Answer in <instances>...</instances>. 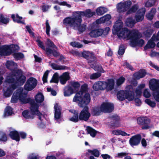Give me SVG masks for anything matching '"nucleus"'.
<instances>
[{"label":"nucleus","mask_w":159,"mask_h":159,"mask_svg":"<svg viewBox=\"0 0 159 159\" xmlns=\"http://www.w3.org/2000/svg\"><path fill=\"white\" fill-rule=\"evenodd\" d=\"M123 23L120 19L117 20L114 26L113 34H116L119 38H127L128 35L131 32V30H129L126 28H123Z\"/></svg>","instance_id":"f257e3e1"},{"label":"nucleus","mask_w":159,"mask_h":159,"mask_svg":"<svg viewBox=\"0 0 159 159\" xmlns=\"http://www.w3.org/2000/svg\"><path fill=\"white\" fill-rule=\"evenodd\" d=\"M26 93L23 92V89H17L14 92L11 102L12 103H16L19 101L21 104H25L34 100L30 98H26Z\"/></svg>","instance_id":"f03ea898"},{"label":"nucleus","mask_w":159,"mask_h":159,"mask_svg":"<svg viewBox=\"0 0 159 159\" xmlns=\"http://www.w3.org/2000/svg\"><path fill=\"white\" fill-rule=\"evenodd\" d=\"M129 34L127 39L130 40V44L132 47L143 46L144 43V41L142 39H140L142 37V35L138 30H133Z\"/></svg>","instance_id":"7ed1b4c3"},{"label":"nucleus","mask_w":159,"mask_h":159,"mask_svg":"<svg viewBox=\"0 0 159 159\" xmlns=\"http://www.w3.org/2000/svg\"><path fill=\"white\" fill-rule=\"evenodd\" d=\"M134 88L132 85H128L126 87L125 90L118 91L116 94L118 99L120 101H123L125 99L131 101L134 98Z\"/></svg>","instance_id":"20e7f679"},{"label":"nucleus","mask_w":159,"mask_h":159,"mask_svg":"<svg viewBox=\"0 0 159 159\" xmlns=\"http://www.w3.org/2000/svg\"><path fill=\"white\" fill-rule=\"evenodd\" d=\"M81 11H75L72 13V16L65 18L63 20L64 24L66 26L70 27L74 25H77L82 22Z\"/></svg>","instance_id":"39448f33"},{"label":"nucleus","mask_w":159,"mask_h":159,"mask_svg":"<svg viewBox=\"0 0 159 159\" xmlns=\"http://www.w3.org/2000/svg\"><path fill=\"white\" fill-rule=\"evenodd\" d=\"M90 101V94L89 93H86L84 95L76 93L73 99V102H78V105L80 107L87 106Z\"/></svg>","instance_id":"423d86ee"},{"label":"nucleus","mask_w":159,"mask_h":159,"mask_svg":"<svg viewBox=\"0 0 159 159\" xmlns=\"http://www.w3.org/2000/svg\"><path fill=\"white\" fill-rule=\"evenodd\" d=\"M150 120L146 117H139L137 119L138 123L139 125L142 126L141 128L143 130L149 129L150 128Z\"/></svg>","instance_id":"0eeeda50"},{"label":"nucleus","mask_w":159,"mask_h":159,"mask_svg":"<svg viewBox=\"0 0 159 159\" xmlns=\"http://www.w3.org/2000/svg\"><path fill=\"white\" fill-rule=\"evenodd\" d=\"M37 83V80L35 78L31 77L27 80L25 84L24 89L27 91H31L36 86Z\"/></svg>","instance_id":"6e6552de"},{"label":"nucleus","mask_w":159,"mask_h":159,"mask_svg":"<svg viewBox=\"0 0 159 159\" xmlns=\"http://www.w3.org/2000/svg\"><path fill=\"white\" fill-rule=\"evenodd\" d=\"M30 105V111L28 110H24L22 113L23 116L25 119H33L34 117V113L31 111V109L33 107L35 108L37 103L35 102L34 100L30 102L29 103Z\"/></svg>","instance_id":"1a4fd4ad"},{"label":"nucleus","mask_w":159,"mask_h":159,"mask_svg":"<svg viewBox=\"0 0 159 159\" xmlns=\"http://www.w3.org/2000/svg\"><path fill=\"white\" fill-rule=\"evenodd\" d=\"M132 4L131 1L129 0L124 2H120L116 5L117 11L120 13L125 12L129 8Z\"/></svg>","instance_id":"9d476101"},{"label":"nucleus","mask_w":159,"mask_h":159,"mask_svg":"<svg viewBox=\"0 0 159 159\" xmlns=\"http://www.w3.org/2000/svg\"><path fill=\"white\" fill-rule=\"evenodd\" d=\"M108 119L110 121L108 123V125L111 128H115L120 125V117L117 115H112L109 116Z\"/></svg>","instance_id":"9b49d317"},{"label":"nucleus","mask_w":159,"mask_h":159,"mask_svg":"<svg viewBox=\"0 0 159 159\" xmlns=\"http://www.w3.org/2000/svg\"><path fill=\"white\" fill-rule=\"evenodd\" d=\"M80 120L87 121L91 116V114L89 111L88 106L84 107L79 114Z\"/></svg>","instance_id":"f8f14e48"},{"label":"nucleus","mask_w":159,"mask_h":159,"mask_svg":"<svg viewBox=\"0 0 159 159\" xmlns=\"http://www.w3.org/2000/svg\"><path fill=\"white\" fill-rule=\"evenodd\" d=\"M141 139L142 137L140 134H136L130 139L129 143L132 147L137 146L140 144Z\"/></svg>","instance_id":"ddd939ff"},{"label":"nucleus","mask_w":159,"mask_h":159,"mask_svg":"<svg viewBox=\"0 0 159 159\" xmlns=\"http://www.w3.org/2000/svg\"><path fill=\"white\" fill-rule=\"evenodd\" d=\"M101 107L102 111L105 113L111 112L114 109V105L109 102H103Z\"/></svg>","instance_id":"4468645a"},{"label":"nucleus","mask_w":159,"mask_h":159,"mask_svg":"<svg viewBox=\"0 0 159 159\" xmlns=\"http://www.w3.org/2000/svg\"><path fill=\"white\" fill-rule=\"evenodd\" d=\"M149 86L151 90L154 92L159 90V80H157L155 79L150 80Z\"/></svg>","instance_id":"2eb2a0df"},{"label":"nucleus","mask_w":159,"mask_h":159,"mask_svg":"<svg viewBox=\"0 0 159 159\" xmlns=\"http://www.w3.org/2000/svg\"><path fill=\"white\" fill-rule=\"evenodd\" d=\"M82 57L88 61V62L91 63L94 61L96 58L93 54L89 51H84L81 53Z\"/></svg>","instance_id":"dca6fc26"},{"label":"nucleus","mask_w":159,"mask_h":159,"mask_svg":"<svg viewBox=\"0 0 159 159\" xmlns=\"http://www.w3.org/2000/svg\"><path fill=\"white\" fill-rule=\"evenodd\" d=\"M11 48L10 46L3 45L0 48V54L9 56L12 53Z\"/></svg>","instance_id":"f3484780"},{"label":"nucleus","mask_w":159,"mask_h":159,"mask_svg":"<svg viewBox=\"0 0 159 159\" xmlns=\"http://www.w3.org/2000/svg\"><path fill=\"white\" fill-rule=\"evenodd\" d=\"M104 30L102 29H98L92 30L90 33L91 37L97 38L101 36L103 34Z\"/></svg>","instance_id":"a211bd4d"},{"label":"nucleus","mask_w":159,"mask_h":159,"mask_svg":"<svg viewBox=\"0 0 159 159\" xmlns=\"http://www.w3.org/2000/svg\"><path fill=\"white\" fill-rule=\"evenodd\" d=\"M146 74L145 70L144 69L140 70L137 72L134 73L133 78L134 79L139 80L140 78H143Z\"/></svg>","instance_id":"6ab92c4d"},{"label":"nucleus","mask_w":159,"mask_h":159,"mask_svg":"<svg viewBox=\"0 0 159 159\" xmlns=\"http://www.w3.org/2000/svg\"><path fill=\"white\" fill-rule=\"evenodd\" d=\"M70 77L68 72L64 73L59 77L60 82L62 84H65L70 79Z\"/></svg>","instance_id":"aec40b11"},{"label":"nucleus","mask_w":159,"mask_h":159,"mask_svg":"<svg viewBox=\"0 0 159 159\" xmlns=\"http://www.w3.org/2000/svg\"><path fill=\"white\" fill-rule=\"evenodd\" d=\"M74 93V90L72 87L68 85L65 86L63 90L64 96L65 97H69L73 94Z\"/></svg>","instance_id":"412c9836"},{"label":"nucleus","mask_w":159,"mask_h":159,"mask_svg":"<svg viewBox=\"0 0 159 159\" xmlns=\"http://www.w3.org/2000/svg\"><path fill=\"white\" fill-rule=\"evenodd\" d=\"M54 118L55 120H57L61 117V109L58 107L57 103H56L54 106Z\"/></svg>","instance_id":"4be33fe9"},{"label":"nucleus","mask_w":159,"mask_h":159,"mask_svg":"<svg viewBox=\"0 0 159 159\" xmlns=\"http://www.w3.org/2000/svg\"><path fill=\"white\" fill-rule=\"evenodd\" d=\"M39 106L40 105L39 104L37 103L35 108L33 107L31 109V111L34 113L33 114L34 115V116L36 115L38 116L39 119L41 122L42 121L41 117V116L42 115V114L39 110Z\"/></svg>","instance_id":"5701e85b"},{"label":"nucleus","mask_w":159,"mask_h":159,"mask_svg":"<svg viewBox=\"0 0 159 159\" xmlns=\"http://www.w3.org/2000/svg\"><path fill=\"white\" fill-rule=\"evenodd\" d=\"M81 23L77 25H75L70 26L73 28V29L75 30H77L80 34L84 32L86 29V26L84 24H81Z\"/></svg>","instance_id":"b1692460"},{"label":"nucleus","mask_w":159,"mask_h":159,"mask_svg":"<svg viewBox=\"0 0 159 159\" xmlns=\"http://www.w3.org/2000/svg\"><path fill=\"white\" fill-rule=\"evenodd\" d=\"M107 90V91H111L114 89L115 85L114 80L110 79L107 80L106 81Z\"/></svg>","instance_id":"393cba45"},{"label":"nucleus","mask_w":159,"mask_h":159,"mask_svg":"<svg viewBox=\"0 0 159 159\" xmlns=\"http://www.w3.org/2000/svg\"><path fill=\"white\" fill-rule=\"evenodd\" d=\"M10 137L13 140L17 142L20 140V137L19 132L16 130L11 131L9 134Z\"/></svg>","instance_id":"a878e982"},{"label":"nucleus","mask_w":159,"mask_h":159,"mask_svg":"<svg viewBox=\"0 0 159 159\" xmlns=\"http://www.w3.org/2000/svg\"><path fill=\"white\" fill-rule=\"evenodd\" d=\"M11 18L13 20V21L15 22H16L18 24H22L25 25L24 20H21L22 19V17L19 16L18 14H16L15 16V14H13L11 16Z\"/></svg>","instance_id":"bb28decb"},{"label":"nucleus","mask_w":159,"mask_h":159,"mask_svg":"<svg viewBox=\"0 0 159 159\" xmlns=\"http://www.w3.org/2000/svg\"><path fill=\"white\" fill-rule=\"evenodd\" d=\"M102 112L101 107H95L92 108L91 113L93 116H97L100 115Z\"/></svg>","instance_id":"cd10ccee"},{"label":"nucleus","mask_w":159,"mask_h":159,"mask_svg":"<svg viewBox=\"0 0 159 159\" xmlns=\"http://www.w3.org/2000/svg\"><path fill=\"white\" fill-rule=\"evenodd\" d=\"M73 115V116L69 118V120L75 123L78 122L80 120L79 115L78 112L74 110L73 111H71Z\"/></svg>","instance_id":"c85d7f7f"},{"label":"nucleus","mask_w":159,"mask_h":159,"mask_svg":"<svg viewBox=\"0 0 159 159\" xmlns=\"http://www.w3.org/2000/svg\"><path fill=\"white\" fill-rule=\"evenodd\" d=\"M46 52L47 55L50 56L51 54L55 57H57L59 56L60 54L56 50L54 49L52 50L51 48H46Z\"/></svg>","instance_id":"c756f323"},{"label":"nucleus","mask_w":159,"mask_h":159,"mask_svg":"<svg viewBox=\"0 0 159 159\" xmlns=\"http://www.w3.org/2000/svg\"><path fill=\"white\" fill-rule=\"evenodd\" d=\"M5 82L9 84L17 83L16 79L11 73L7 76L5 80Z\"/></svg>","instance_id":"7c9ffc66"},{"label":"nucleus","mask_w":159,"mask_h":159,"mask_svg":"<svg viewBox=\"0 0 159 159\" xmlns=\"http://www.w3.org/2000/svg\"><path fill=\"white\" fill-rule=\"evenodd\" d=\"M81 12L83 16H85L87 17H90L95 14V12H92L91 10L89 9H87L84 11H81Z\"/></svg>","instance_id":"2f4dec72"},{"label":"nucleus","mask_w":159,"mask_h":159,"mask_svg":"<svg viewBox=\"0 0 159 159\" xmlns=\"http://www.w3.org/2000/svg\"><path fill=\"white\" fill-rule=\"evenodd\" d=\"M44 97L41 93H38L35 96V99L37 104L42 102L44 100Z\"/></svg>","instance_id":"473e14b6"},{"label":"nucleus","mask_w":159,"mask_h":159,"mask_svg":"<svg viewBox=\"0 0 159 159\" xmlns=\"http://www.w3.org/2000/svg\"><path fill=\"white\" fill-rule=\"evenodd\" d=\"M136 22L132 17L127 18L125 21L126 25L129 27H132L135 25Z\"/></svg>","instance_id":"72a5a7b5"},{"label":"nucleus","mask_w":159,"mask_h":159,"mask_svg":"<svg viewBox=\"0 0 159 159\" xmlns=\"http://www.w3.org/2000/svg\"><path fill=\"white\" fill-rule=\"evenodd\" d=\"M156 46V44L154 42L149 39L148 42L147 43L144 47V49L146 50L149 48H152Z\"/></svg>","instance_id":"f704fd0d"},{"label":"nucleus","mask_w":159,"mask_h":159,"mask_svg":"<svg viewBox=\"0 0 159 159\" xmlns=\"http://www.w3.org/2000/svg\"><path fill=\"white\" fill-rule=\"evenodd\" d=\"M153 32L154 30L153 29L148 28L147 30L143 32V34L145 38L148 39L151 37Z\"/></svg>","instance_id":"c9c22d12"},{"label":"nucleus","mask_w":159,"mask_h":159,"mask_svg":"<svg viewBox=\"0 0 159 159\" xmlns=\"http://www.w3.org/2000/svg\"><path fill=\"white\" fill-rule=\"evenodd\" d=\"M26 77L23 75L17 78L16 79L17 83H18L20 85H23L26 81Z\"/></svg>","instance_id":"e433bc0d"},{"label":"nucleus","mask_w":159,"mask_h":159,"mask_svg":"<svg viewBox=\"0 0 159 159\" xmlns=\"http://www.w3.org/2000/svg\"><path fill=\"white\" fill-rule=\"evenodd\" d=\"M86 129L88 133L92 137H94L96 135V131L91 127L88 126Z\"/></svg>","instance_id":"4c0bfd02"},{"label":"nucleus","mask_w":159,"mask_h":159,"mask_svg":"<svg viewBox=\"0 0 159 159\" xmlns=\"http://www.w3.org/2000/svg\"><path fill=\"white\" fill-rule=\"evenodd\" d=\"M107 11V9L102 7H100L96 9L97 14L99 16L102 15Z\"/></svg>","instance_id":"58836bf2"},{"label":"nucleus","mask_w":159,"mask_h":159,"mask_svg":"<svg viewBox=\"0 0 159 159\" xmlns=\"http://www.w3.org/2000/svg\"><path fill=\"white\" fill-rule=\"evenodd\" d=\"M111 18V16L110 14H107L101 17L99 20L101 23H103L109 21Z\"/></svg>","instance_id":"ea45409f"},{"label":"nucleus","mask_w":159,"mask_h":159,"mask_svg":"<svg viewBox=\"0 0 159 159\" xmlns=\"http://www.w3.org/2000/svg\"><path fill=\"white\" fill-rule=\"evenodd\" d=\"M15 77L16 79L23 75V71L21 69H16L14 70L13 72H11Z\"/></svg>","instance_id":"a19ab883"},{"label":"nucleus","mask_w":159,"mask_h":159,"mask_svg":"<svg viewBox=\"0 0 159 159\" xmlns=\"http://www.w3.org/2000/svg\"><path fill=\"white\" fill-rule=\"evenodd\" d=\"M138 9V6L136 4H135L132 6V7L127 11L126 14L128 15L132 13H134Z\"/></svg>","instance_id":"79ce46f5"},{"label":"nucleus","mask_w":159,"mask_h":159,"mask_svg":"<svg viewBox=\"0 0 159 159\" xmlns=\"http://www.w3.org/2000/svg\"><path fill=\"white\" fill-rule=\"evenodd\" d=\"M87 151L88 152L91 153L96 157H98L100 155L99 151L97 149H94L93 150L88 149Z\"/></svg>","instance_id":"37998d69"},{"label":"nucleus","mask_w":159,"mask_h":159,"mask_svg":"<svg viewBox=\"0 0 159 159\" xmlns=\"http://www.w3.org/2000/svg\"><path fill=\"white\" fill-rule=\"evenodd\" d=\"M70 84L71 87L73 88L74 90H78L80 86V84L77 81H71Z\"/></svg>","instance_id":"c03bdc74"},{"label":"nucleus","mask_w":159,"mask_h":159,"mask_svg":"<svg viewBox=\"0 0 159 159\" xmlns=\"http://www.w3.org/2000/svg\"><path fill=\"white\" fill-rule=\"evenodd\" d=\"M13 90L11 88L8 87L6 91L3 93L4 96L5 98H8L10 97L12 94Z\"/></svg>","instance_id":"a18cd8bd"},{"label":"nucleus","mask_w":159,"mask_h":159,"mask_svg":"<svg viewBox=\"0 0 159 159\" xmlns=\"http://www.w3.org/2000/svg\"><path fill=\"white\" fill-rule=\"evenodd\" d=\"M59 82L58 75L57 73H55L52 76L51 80H50V82L51 83H57Z\"/></svg>","instance_id":"49530a36"},{"label":"nucleus","mask_w":159,"mask_h":159,"mask_svg":"<svg viewBox=\"0 0 159 159\" xmlns=\"http://www.w3.org/2000/svg\"><path fill=\"white\" fill-rule=\"evenodd\" d=\"M88 89V85L86 84L82 85L81 87L80 90L77 93H78L80 94H83L84 93L86 92Z\"/></svg>","instance_id":"de8ad7c7"},{"label":"nucleus","mask_w":159,"mask_h":159,"mask_svg":"<svg viewBox=\"0 0 159 159\" xmlns=\"http://www.w3.org/2000/svg\"><path fill=\"white\" fill-rule=\"evenodd\" d=\"M7 140V138L6 134L2 131H0V142H6Z\"/></svg>","instance_id":"09e8293b"},{"label":"nucleus","mask_w":159,"mask_h":159,"mask_svg":"<svg viewBox=\"0 0 159 159\" xmlns=\"http://www.w3.org/2000/svg\"><path fill=\"white\" fill-rule=\"evenodd\" d=\"M47 41L48 43L47 44V45L48 46L47 48H51L53 49L55 48L56 49L57 48V47L50 39H47Z\"/></svg>","instance_id":"8fccbe9b"},{"label":"nucleus","mask_w":159,"mask_h":159,"mask_svg":"<svg viewBox=\"0 0 159 159\" xmlns=\"http://www.w3.org/2000/svg\"><path fill=\"white\" fill-rule=\"evenodd\" d=\"M114 134L116 135H121L123 136H129V134H127L125 132L121 130H116L114 131Z\"/></svg>","instance_id":"3c124183"},{"label":"nucleus","mask_w":159,"mask_h":159,"mask_svg":"<svg viewBox=\"0 0 159 159\" xmlns=\"http://www.w3.org/2000/svg\"><path fill=\"white\" fill-rule=\"evenodd\" d=\"M9 21V19L7 17L5 18L2 14H0V22L7 24Z\"/></svg>","instance_id":"603ef678"},{"label":"nucleus","mask_w":159,"mask_h":159,"mask_svg":"<svg viewBox=\"0 0 159 159\" xmlns=\"http://www.w3.org/2000/svg\"><path fill=\"white\" fill-rule=\"evenodd\" d=\"M13 56L15 59L18 60L23 58L24 57V55L21 52H15Z\"/></svg>","instance_id":"864d4df0"},{"label":"nucleus","mask_w":159,"mask_h":159,"mask_svg":"<svg viewBox=\"0 0 159 159\" xmlns=\"http://www.w3.org/2000/svg\"><path fill=\"white\" fill-rule=\"evenodd\" d=\"M45 24L46 28V34L48 36H50V32L51 29V27L49 25V24L48 22V19H47L46 21Z\"/></svg>","instance_id":"5fc2aeb1"},{"label":"nucleus","mask_w":159,"mask_h":159,"mask_svg":"<svg viewBox=\"0 0 159 159\" xmlns=\"http://www.w3.org/2000/svg\"><path fill=\"white\" fill-rule=\"evenodd\" d=\"M125 80V78L123 76H121L116 80V84L117 86H120L123 84Z\"/></svg>","instance_id":"6e6d98bb"},{"label":"nucleus","mask_w":159,"mask_h":159,"mask_svg":"<svg viewBox=\"0 0 159 159\" xmlns=\"http://www.w3.org/2000/svg\"><path fill=\"white\" fill-rule=\"evenodd\" d=\"M101 75V74L100 73L96 72L91 74L90 76V78L91 80H95L99 77Z\"/></svg>","instance_id":"4d7b16f0"},{"label":"nucleus","mask_w":159,"mask_h":159,"mask_svg":"<svg viewBox=\"0 0 159 159\" xmlns=\"http://www.w3.org/2000/svg\"><path fill=\"white\" fill-rule=\"evenodd\" d=\"M145 102L149 106L152 107H154L156 105L155 102L152 101L150 99H147L145 100Z\"/></svg>","instance_id":"13d9d810"},{"label":"nucleus","mask_w":159,"mask_h":159,"mask_svg":"<svg viewBox=\"0 0 159 159\" xmlns=\"http://www.w3.org/2000/svg\"><path fill=\"white\" fill-rule=\"evenodd\" d=\"M49 71L48 70H47L44 73L42 77V80L43 84L47 82V78L48 76Z\"/></svg>","instance_id":"bf43d9fd"},{"label":"nucleus","mask_w":159,"mask_h":159,"mask_svg":"<svg viewBox=\"0 0 159 159\" xmlns=\"http://www.w3.org/2000/svg\"><path fill=\"white\" fill-rule=\"evenodd\" d=\"M98 82L100 88V90H103L105 89L107 90L106 81H99Z\"/></svg>","instance_id":"052dcab7"},{"label":"nucleus","mask_w":159,"mask_h":159,"mask_svg":"<svg viewBox=\"0 0 159 159\" xmlns=\"http://www.w3.org/2000/svg\"><path fill=\"white\" fill-rule=\"evenodd\" d=\"M152 95L155 100L159 102V90L153 92Z\"/></svg>","instance_id":"680f3d73"},{"label":"nucleus","mask_w":159,"mask_h":159,"mask_svg":"<svg viewBox=\"0 0 159 159\" xmlns=\"http://www.w3.org/2000/svg\"><path fill=\"white\" fill-rule=\"evenodd\" d=\"M15 65V63L12 61H7L6 66L7 68L9 69L11 68V67Z\"/></svg>","instance_id":"e2e57ef3"},{"label":"nucleus","mask_w":159,"mask_h":159,"mask_svg":"<svg viewBox=\"0 0 159 159\" xmlns=\"http://www.w3.org/2000/svg\"><path fill=\"white\" fill-rule=\"evenodd\" d=\"M36 41L38 43V46L43 50L46 51V48H45L43 42L41 41L39 39H37Z\"/></svg>","instance_id":"0e129e2a"},{"label":"nucleus","mask_w":159,"mask_h":159,"mask_svg":"<svg viewBox=\"0 0 159 159\" xmlns=\"http://www.w3.org/2000/svg\"><path fill=\"white\" fill-rule=\"evenodd\" d=\"M12 108L10 106H7L5 108V112L8 116L11 115L12 113Z\"/></svg>","instance_id":"69168bd1"},{"label":"nucleus","mask_w":159,"mask_h":159,"mask_svg":"<svg viewBox=\"0 0 159 159\" xmlns=\"http://www.w3.org/2000/svg\"><path fill=\"white\" fill-rule=\"evenodd\" d=\"M125 51V49L124 48V47L122 45H120L119 46L118 50V54L119 55H122L124 54Z\"/></svg>","instance_id":"338daca9"},{"label":"nucleus","mask_w":159,"mask_h":159,"mask_svg":"<svg viewBox=\"0 0 159 159\" xmlns=\"http://www.w3.org/2000/svg\"><path fill=\"white\" fill-rule=\"evenodd\" d=\"M12 53H15L18 51L19 49V47L17 45H13L11 47Z\"/></svg>","instance_id":"774afa93"}]
</instances>
